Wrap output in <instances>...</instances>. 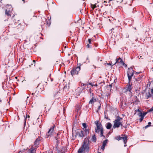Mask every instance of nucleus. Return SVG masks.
Wrapping results in <instances>:
<instances>
[{
	"mask_svg": "<svg viewBox=\"0 0 153 153\" xmlns=\"http://www.w3.org/2000/svg\"><path fill=\"white\" fill-rule=\"evenodd\" d=\"M76 135H78L79 137L82 138L85 137L83 133V131L77 132L76 135Z\"/></svg>",
	"mask_w": 153,
	"mask_h": 153,
	"instance_id": "9d476101",
	"label": "nucleus"
},
{
	"mask_svg": "<svg viewBox=\"0 0 153 153\" xmlns=\"http://www.w3.org/2000/svg\"><path fill=\"white\" fill-rule=\"evenodd\" d=\"M51 79V82L53 81V79Z\"/></svg>",
	"mask_w": 153,
	"mask_h": 153,
	"instance_id": "de8ad7c7",
	"label": "nucleus"
},
{
	"mask_svg": "<svg viewBox=\"0 0 153 153\" xmlns=\"http://www.w3.org/2000/svg\"><path fill=\"white\" fill-rule=\"evenodd\" d=\"M46 22L48 26H49L51 24L50 21L49 20H46Z\"/></svg>",
	"mask_w": 153,
	"mask_h": 153,
	"instance_id": "a878e982",
	"label": "nucleus"
},
{
	"mask_svg": "<svg viewBox=\"0 0 153 153\" xmlns=\"http://www.w3.org/2000/svg\"><path fill=\"white\" fill-rule=\"evenodd\" d=\"M69 83L68 84H66L64 87L63 90H64L68 91L69 88Z\"/></svg>",
	"mask_w": 153,
	"mask_h": 153,
	"instance_id": "dca6fc26",
	"label": "nucleus"
},
{
	"mask_svg": "<svg viewBox=\"0 0 153 153\" xmlns=\"http://www.w3.org/2000/svg\"><path fill=\"white\" fill-rule=\"evenodd\" d=\"M127 90L131 92L132 89L131 85L129 84L128 85H127Z\"/></svg>",
	"mask_w": 153,
	"mask_h": 153,
	"instance_id": "2eb2a0df",
	"label": "nucleus"
},
{
	"mask_svg": "<svg viewBox=\"0 0 153 153\" xmlns=\"http://www.w3.org/2000/svg\"><path fill=\"white\" fill-rule=\"evenodd\" d=\"M103 128H102L100 131V137H103L104 138H105V137L103 135Z\"/></svg>",
	"mask_w": 153,
	"mask_h": 153,
	"instance_id": "6ab92c4d",
	"label": "nucleus"
},
{
	"mask_svg": "<svg viewBox=\"0 0 153 153\" xmlns=\"http://www.w3.org/2000/svg\"><path fill=\"white\" fill-rule=\"evenodd\" d=\"M60 94V93H59L58 91L54 92L53 93V97H58V96Z\"/></svg>",
	"mask_w": 153,
	"mask_h": 153,
	"instance_id": "a211bd4d",
	"label": "nucleus"
},
{
	"mask_svg": "<svg viewBox=\"0 0 153 153\" xmlns=\"http://www.w3.org/2000/svg\"><path fill=\"white\" fill-rule=\"evenodd\" d=\"M105 118L106 119H108L109 118L108 117L106 116V115L105 114Z\"/></svg>",
	"mask_w": 153,
	"mask_h": 153,
	"instance_id": "c9c22d12",
	"label": "nucleus"
},
{
	"mask_svg": "<svg viewBox=\"0 0 153 153\" xmlns=\"http://www.w3.org/2000/svg\"><path fill=\"white\" fill-rule=\"evenodd\" d=\"M121 138L123 140L124 144H126L127 141V137L125 135H124V136L123 137H121Z\"/></svg>",
	"mask_w": 153,
	"mask_h": 153,
	"instance_id": "ddd939ff",
	"label": "nucleus"
},
{
	"mask_svg": "<svg viewBox=\"0 0 153 153\" xmlns=\"http://www.w3.org/2000/svg\"><path fill=\"white\" fill-rule=\"evenodd\" d=\"M122 119L123 118L120 117V116H117L116 119L114 121L113 128H119L120 126H122V122L121 121H122Z\"/></svg>",
	"mask_w": 153,
	"mask_h": 153,
	"instance_id": "7ed1b4c3",
	"label": "nucleus"
},
{
	"mask_svg": "<svg viewBox=\"0 0 153 153\" xmlns=\"http://www.w3.org/2000/svg\"><path fill=\"white\" fill-rule=\"evenodd\" d=\"M153 111V107H152L148 111V112H150Z\"/></svg>",
	"mask_w": 153,
	"mask_h": 153,
	"instance_id": "2f4dec72",
	"label": "nucleus"
},
{
	"mask_svg": "<svg viewBox=\"0 0 153 153\" xmlns=\"http://www.w3.org/2000/svg\"><path fill=\"white\" fill-rule=\"evenodd\" d=\"M89 151V141L88 138H85L82 146L78 149V153H83L84 152L88 153Z\"/></svg>",
	"mask_w": 153,
	"mask_h": 153,
	"instance_id": "f257e3e1",
	"label": "nucleus"
},
{
	"mask_svg": "<svg viewBox=\"0 0 153 153\" xmlns=\"http://www.w3.org/2000/svg\"><path fill=\"white\" fill-rule=\"evenodd\" d=\"M108 140H106L103 141L102 142V145L105 146H106V144L107 143V141Z\"/></svg>",
	"mask_w": 153,
	"mask_h": 153,
	"instance_id": "4be33fe9",
	"label": "nucleus"
},
{
	"mask_svg": "<svg viewBox=\"0 0 153 153\" xmlns=\"http://www.w3.org/2000/svg\"><path fill=\"white\" fill-rule=\"evenodd\" d=\"M80 108V107L79 106H77L76 107V111L78 112L79 111Z\"/></svg>",
	"mask_w": 153,
	"mask_h": 153,
	"instance_id": "b1692460",
	"label": "nucleus"
},
{
	"mask_svg": "<svg viewBox=\"0 0 153 153\" xmlns=\"http://www.w3.org/2000/svg\"><path fill=\"white\" fill-rule=\"evenodd\" d=\"M40 139L39 138H37L34 142L33 146H32L29 149L30 153H35L37 148L39 146L40 143Z\"/></svg>",
	"mask_w": 153,
	"mask_h": 153,
	"instance_id": "f03ea898",
	"label": "nucleus"
},
{
	"mask_svg": "<svg viewBox=\"0 0 153 153\" xmlns=\"http://www.w3.org/2000/svg\"><path fill=\"white\" fill-rule=\"evenodd\" d=\"M113 84H111V85H109V86L111 88Z\"/></svg>",
	"mask_w": 153,
	"mask_h": 153,
	"instance_id": "37998d69",
	"label": "nucleus"
},
{
	"mask_svg": "<svg viewBox=\"0 0 153 153\" xmlns=\"http://www.w3.org/2000/svg\"><path fill=\"white\" fill-rule=\"evenodd\" d=\"M105 146H103L102 145V146L101 147V149H102L104 150L105 149Z\"/></svg>",
	"mask_w": 153,
	"mask_h": 153,
	"instance_id": "473e14b6",
	"label": "nucleus"
},
{
	"mask_svg": "<svg viewBox=\"0 0 153 153\" xmlns=\"http://www.w3.org/2000/svg\"><path fill=\"white\" fill-rule=\"evenodd\" d=\"M91 96L92 97V98L90 100L89 104L93 105L94 102L96 101V100L95 98H94V96L93 93L92 94Z\"/></svg>",
	"mask_w": 153,
	"mask_h": 153,
	"instance_id": "1a4fd4ad",
	"label": "nucleus"
},
{
	"mask_svg": "<svg viewBox=\"0 0 153 153\" xmlns=\"http://www.w3.org/2000/svg\"><path fill=\"white\" fill-rule=\"evenodd\" d=\"M30 118V116L29 115H27V114H26V117L25 118V119L24 120V126H25L26 123V120L27 118Z\"/></svg>",
	"mask_w": 153,
	"mask_h": 153,
	"instance_id": "412c9836",
	"label": "nucleus"
},
{
	"mask_svg": "<svg viewBox=\"0 0 153 153\" xmlns=\"http://www.w3.org/2000/svg\"><path fill=\"white\" fill-rule=\"evenodd\" d=\"M22 1H24V0H22Z\"/></svg>",
	"mask_w": 153,
	"mask_h": 153,
	"instance_id": "69168bd1",
	"label": "nucleus"
},
{
	"mask_svg": "<svg viewBox=\"0 0 153 153\" xmlns=\"http://www.w3.org/2000/svg\"><path fill=\"white\" fill-rule=\"evenodd\" d=\"M81 65V64L80 63L78 64L77 65L78 66L76 68H73L71 70V74L72 76H73L75 74H78L79 71L80 70V66Z\"/></svg>",
	"mask_w": 153,
	"mask_h": 153,
	"instance_id": "423d86ee",
	"label": "nucleus"
},
{
	"mask_svg": "<svg viewBox=\"0 0 153 153\" xmlns=\"http://www.w3.org/2000/svg\"><path fill=\"white\" fill-rule=\"evenodd\" d=\"M151 95L150 94L149 92V94L148 95H147L146 96V97L147 99H148L149 97H151Z\"/></svg>",
	"mask_w": 153,
	"mask_h": 153,
	"instance_id": "c85d7f7f",
	"label": "nucleus"
},
{
	"mask_svg": "<svg viewBox=\"0 0 153 153\" xmlns=\"http://www.w3.org/2000/svg\"><path fill=\"white\" fill-rule=\"evenodd\" d=\"M112 126L111 124L110 123H108L106 124V128L108 129H110Z\"/></svg>",
	"mask_w": 153,
	"mask_h": 153,
	"instance_id": "f3484780",
	"label": "nucleus"
},
{
	"mask_svg": "<svg viewBox=\"0 0 153 153\" xmlns=\"http://www.w3.org/2000/svg\"><path fill=\"white\" fill-rule=\"evenodd\" d=\"M25 149H24L23 150V152H24L25 151Z\"/></svg>",
	"mask_w": 153,
	"mask_h": 153,
	"instance_id": "864d4df0",
	"label": "nucleus"
},
{
	"mask_svg": "<svg viewBox=\"0 0 153 153\" xmlns=\"http://www.w3.org/2000/svg\"><path fill=\"white\" fill-rule=\"evenodd\" d=\"M115 139L116 140L119 141V140L122 139V138L120 136H118L115 137Z\"/></svg>",
	"mask_w": 153,
	"mask_h": 153,
	"instance_id": "5701e85b",
	"label": "nucleus"
},
{
	"mask_svg": "<svg viewBox=\"0 0 153 153\" xmlns=\"http://www.w3.org/2000/svg\"><path fill=\"white\" fill-rule=\"evenodd\" d=\"M96 5V4H95L94 5L91 4V7L93 9H94L95 8L97 7Z\"/></svg>",
	"mask_w": 153,
	"mask_h": 153,
	"instance_id": "bb28decb",
	"label": "nucleus"
},
{
	"mask_svg": "<svg viewBox=\"0 0 153 153\" xmlns=\"http://www.w3.org/2000/svg\"><path fill=\"white\" fill-rule=\"evenodd\" d=\"M97 127L95 128V132L97 133H99L100 131L102 128H103L102 126L101 123H99L98 121H96L95 122Z\"/></svg>",
	"mask_w": 153,
	"mask_h": 153,
	"instance_id": "39448f33",
	"label": "nucleus"
},
{
	"mask_svg": "<svg viewBox=\"0 0 153 153\" xmlns=\"http://www.w3.org/2000/svg\"><path fill=\"white\" fill-rule=\"evenodd\" d=\"M88 42L89 44H90L91 42V39H88Z\"/></svg>",
	"mask_w": 153,
	"mask_h": 153,
	"instance_id": "72a5a7b5",
	"label": "nucleus"
},
{
	"mask_svg": "<svg viewBox=\"0 0 153 153\" xmlns=\"http://www.w3.org/2000/svg\"><path fill=\"white\" fill-rule=\"evenodd\" d=\"M7 8H9V10H6L5 11V14L8 16H10L11 15L10 14L11 12V11L12 10V6L10 5H7Z\"/></svg>",
	"mask_w": 153,
	"mask_h": 153,
	"instance_id": "6e6552de",
	"label": "nucleus"
},
{
	"mask_svg": "<svg viewBox=\"0 0 153 153\" xmlns=\"http://www.w3.org/2000/svg\"><path fill=\"white\" fill-rule=\"evenodd\" d=\"M124 65H125V66L127 67L126 65L125 64Z\"/></svg>",
	"mask_w": 153,
	"mask_h": 153,
	"instance_id": "5fc2aeb1",
	"label": "nucleus"
},
{
	"mask_svg": "<svg viewBox=\"0 0 153 153\" xmlns=\"http://www.w3.org/2000/svg\"><path fill=\"white\" fill-rule=\"evenodd\" d=\"M149 127V126L148 125H146V126L145 127V129H146V128H148V127Z\"/></svg>",
	"mask_w": 153,
	"mask_h": 153,
	"instance_id": "e433bc0d",
	"label": "nucleus"
},
{
	"mask_svg": "<svg viewBox=\"0 0 153 153\" xmlns=\"http://www.w3.org/2000/svg\"><path fill=\"white\" fill-rule=\"evenodd\" d=\"M83 127L85 129H86L87 127L86 124L85 123H83L82 124Z\"/></svg>",
	"mask_w": 153,
	"mask_h": 153,
	"instance_id": "393cba45",
	"label": "nucleus"
},
{
	"mask_svg": "<svg viewBox=\"0 0 153 153\" xmlns=\"http://www.w3.org/2000/svg\"><path fill=\"white\" fill-rule=\"evenodd\" d=\"M93 66L95 68H96V67L94 65H93Z\"/></svg>",
	"mask_w": 153,
	"mask_h": 153,
	"instance_id": "6e6d98bb",
	"label": "nucleus"
},
{
	"mask_svg": "<svg viewBox=\"0 0 153 153\" xmlns=\"http://www.w3.org/2000/svg\"><path fill=\"white\" fill-rule=\"evenodd\" d=\"M89 44H88V45H87V47L88 48H89V47H90V46H89Z\"/></svg>",
	"mask_w": 153,
	"mask_h": 153,
	"instance_id": "c03bdc74",
	"label": "nucleus"
},
{
	"mask_svg": "<svg viewBox=\"0 0 153 153\" xmlns=\"http://www.w3.org/2000/svg\"><path fill=\"white\" fill-rule=\"evenodd\" d=\"M137 111H139V113H140V111L139 109L137 110Z\"/></svg>",
	"mask_w": 153,
	"mask_h": 153,
	"instance_id": "8fccbe9b",
	"label": "nucleus"
},
{
	"mask_svg": "<svg viewBox=\"0 0 153 153\" xmlns=\"http://www.w3.org/2000/svg\"><path fill=\"white\" fill-rule=\"evenodd\" d=\"M33 93H32V95H33Z\"/></svg>",
	"mask_w": 153,
	"mask_h": 153,
	"instance_id": "0e129e2a",
	"label": "nucleus"
},
{
	"mask_svg": "<svg viewBox=\"0 0 153 153\" xmlns=\"http://www.w3.org/2000/svg\"><path fill=\"white\" fill-rule=\"evenodd\" d=\"M141 57H142V56H140V58H141Z\"/></svg>",
	"mask_w": 153,
	"mask_h": 153,
	"instance_id": "774afa93",
	"label": "nucleus"
},
{
	"mask_svg": "<svg viewBox=\"0 0 153 153\" xmlns=\"http://www.w3.org/2000/svg\"><path fill=\"white\" fill-rule=\"evenodd\" d=\"M29 98V97H28V96L27 97V98Z\"/></svg>",
	"mask_w": 153,
	"mask_h": 153,
	"instance_id": "052dcab7",
	"label": "nucleus"
},
{
	"mask_svg": "<svg viewBox=\"0 0 153 153\" xmlns=\"http://www.w3.org/2000/svg\"><path fill=\"white\" fill-rule=\"evenodd\" d=\"M59 133H57V136H58V135H59Z\"/></svg>",
	"mask_w": 153,
	"mask_h": 153,
	"instance_id": "49530a36",
	"label": "nucleus"
},
{
	"mask_svg": "<svg viewBox=\"0 0 153 153\" xmlns=\"http://www.w3.org/2000/svg\"><path fill=\"white\" fill-rule=\"evenodd\" d=\"M1 99H0V103L1 102Z\"/></svg>",
	"mask_w": 153,
	"mask_h": 153,
	"instance_id": "4d7b16f0",
	"label": "nucleus"
},
{
	"mask_svg": "<svg viewBox=\"0 0 153 153\" xmlns=\"http://www.w3.org/2000/svg\"><path fill=\"white\" fill-rule=\"evenodd\" d=\"M92 140L94 142H96L97 141V139L95 134H94L92 137Z\"/></svg>",
	"mask_w": 153,
	"mask_h": 153,
	"instance_id": "aec40b11",
	"label": "nucleus"
},
{
	"mask_svg": "<svg viewBox=\"0 0 153 153\" xmlns=\"http://www.w3.org/2000/svg\"><path fill=\"white\" fill-rule=\"evenodd\" d=\"M51 75V74H50V76Z\"/></svg>",
	"mask_w": 153,
	"mask_h": 153,
	"instance_id": "338daca9",
	"label": "nucleus"
},
{
	"mask_svg": "<svg viewBox=\"0 0 153 153\" xmlns=\"http://www.w3.org/2000/svg\"><path fill=\"white\" fill-rule=\"evenodd\" d=\"M33 61L34 62H35V60H33Z\"/></svg>",
	"mask_w": 153,
	"mask_h": 153,
	"instance_id": "bf43d9fd",
	"label": "nucleus"
},
{
	"mask_svg": "<svg viewBox=\"0 0 153 153\" xmlns=\"http://www.w3.org/2000/svg\"><path fill=\"white\" fill-rule=\"evenodd\" d=\"M105 65L106 66L108 65V63H105Z\"/></svg>",
	"mask_w": 153,
	"mask_h": 153,
	"instance_id": "58836bf2",
	"label": "nucleus"
},
{
	"mask_svg": "<svg viewBox=\"0 0 153 153\" xmlns=\"http://www.w3.org/2000/svg\"><path fill=\"white\" fill-rule=\"evenodd\" d=\"M89 84L90 85H91V86H93L92 83H89Z\"/></svg>",
	"mask_w": 153,
	"mask_h": 153,
	"instance_id": "a18cd8bd",
	"label": "nucleus"
},
{
	"mask_svg": "<svg viewBox=\"0 0 153 153\" xmlns=\"http://www.w3.org/2000/svg\"><path fill=\"white\" fill-rule=\"evenodd\" d=\"M83 129L84 130L83 131V133L84 136L85 137H87L89 133V130L87 129Z\"/></svg>",
	"mask_w": 153,
	"mask_h": 153,
	"instance_id": "9b49d317",
	"label": "nucleus"
},
{
	"mask_svg": "<svg viewBox=\"0 0 153 153\" xmlns=\"http://www.w3.org/2000/svg\"><path fill=\"white\" fill-rule=\"evenodd\" d=\"M97 153H100V152H98Z\"/></svg>",
	"mask_w": 153,
	"mask_h": 153,
	"instance_id": "e2e57ef3",
	"label": "nucleus"
},
{
	"mask_svg": "<svg viewBox=\"0 0 153 153\" xmlns=\"http://www.w3.org/2000/svg\"><path fill=\"white\" fill-rule=\"evenodd\" d=\"M151 123L150 122H149L148 123V125L149 126V127L151 126Z\"/></svg>",
	"mask_w": 153,
	"mask_h": 153,
	"instance_id": "f704fd0d",
	"label": "nucleus"
},
{
	"mask_svg": "<svg viewBox=\"0 0 153 153\" xmlns=\"http://www.w3.org/2000/svg\"><path fill=\"white\" fill-rule=\"evenodd\" d=\"M81 85H82L83 86H84V85H86V84H84V83H82V84H81Z\"/></svg>",
	"mask_w": 153,
	"mask_h": 153,
	"instance_id": "a19ab883",
	"label": "nucleus"
},
{
	"mask_svg": "<svg viewBox=\"0 0 153 153\" xmlns=\"http://www.w3.org/2000/svg\"><path fill=\"white\" fill-rule=\"evenodd\" d=\"M126 144H125L124 145V147H126Z\"/></svg>",
	"mask_w": 153,
	"mask_h": 153,
	"instance_id": "3c124183",
	"label": "nucleus"
},
{
	"mask_svg": "<svg viewBox=\"0 0 153 153\" xmlns=\"http://www.w3.org/2000/svg\"><path fill=\"white\" fill-rule=\"evenodd\" d=\"M134 71L132 67L128 69L127 71V76L128 78V83H129L131 81V78L134 75Z\"/></svg>",
	"mask_w": 153,
	"mask_h": 153,
	"instance_id": "20e7f679",
	"label": "nucleus"
},
{
	"mask_svg": "<svg viewBox=\"0 0 153 153\" xmlns=\"http://www.w3.org/2000/svg\"><path fill=\"white\" fill-rule=\"evenodd\" d=\"M100 107H101L100 106H99V107H98V109H100Z\"/></svg>",
	"mask_w": 153,
	"mask_h": 153,
	"instance_id": "603ef678",
	"label": "nucleus"
},
{
	"mask_svg": "<svg viewBox=\"0 0 153 153\" xmlns=\"http://www.w3.org/2000/svg\"><path fill=\"white\" fill-rule=\"evenodd\" d=\"M144 118L143 116L142 117H141L140 119V122H141L143 120Z\"/></svg>",
	"mask_w": 153,
	"mask_h": 153,
	"instance_id": "c756f323",
	"label": "nucleus"
},
{
	"mask_svg": "<svg viewBox=\"0 0 153 153\" xmlns=\"http://www.w3.org/2000/svg\"><path fill=\"white\" fill-rule=\"evenodd\" d=\"M141 78L140 77L135 78H134V82L137 84V83H139L141 82Z\"/></svg>",
	"mask_w": 153,
	"mask_h": 153,
	"instance_id": "4468645a",
	"label": "nucleus"
},
{
	"mask_svg": "<svg viewBox=\"0 0 153 153\" xmlns=\"http://www.w3.org/2000/svg\"><path fill=\"white\" fill-rule=\"evenodd\" d=\"M111 64L110 63H108V65L111 66Z\"/></svg>",
	"mask_w": 153,
	"mask_h": 153,
	"instance_id": "ea45409f",
	"label": "nucleus"
},
{
	"mask_svg": "<svg viewBox=\"0 0 153 153\" xmlns=\"http://www.w3.org/2000/svg\"><path fill=\"white\" fill-rule=\"evenodd\" d=\"M112 0H109V2L110 1H111Z\"/></svg>",
	"mask_w": 153,
	"mask_h": 153,
	"instance_id": "13d9d810",
	"label": "nucleus"
},
{
	"mask_svg": "<svg viewBox=\"0 0 153 153\" xmlns=\"http://www.w3.org/2000/svg\"><path fill=\"white\" fill-rule=\"evenodd\" d=\"M146 114V113H144L143 114V117H144L145 116Z\"/></svg>",
	"mask_w": 153,
	"mask_h": 153,
	"instance_id": "4c0bfd02",
	"label": "nucleus"
},
{
	"mask_svg": "<svg viewBox=\"0 0 153 153\" xmlns=\"http://www.w3.org/2000/svg\"><path fill=\"white\" fill-rule=\"evenodd\" d=\"M151 93L152 94H153V89H151Z\"/></svg>",
	"mask_w": 153,
	"mask_h": 153,
	"instance_id": "79ce46f5",
	"label": "nucleus"
},
{
	"mask_svg": "<svg viewBox=\"0 0 153 153\" xmlns=\"http://www.w3.org/2000/svg\"><path fill=\"white\" fill-rule=\"evenodd\" d=\"M114 30V28H112V29H111V31H112V30Z\"/></svg>",
	"mask_w": 153,
	"mask_h": 153,
	"instance_id": "09e8293b",
	"label": "nucleus"
},
{
	"mask_svg": "<svg viewBox=\"0 0 153 153\" xmlns=\"http://www.w3.org/2000/svg\"><path fill=\"white\" fill-rule=\"evenodd\" d=\"M59 138V137L58 136H57L55 137V139H56V143H59V140L58 139Z\"/></svg>",
	"mask_w": 153,
	"mask_h": 153,
	"instance_id": "cd10ccee",
	"label": "nucleus"
},
{
	"mask_svg": "<svg viewBox=\"0 0 153 153\" xmlns=\"http://www.w3.org/2000/svg\"><path fill=\"white\" fill-rule=\"evenodd\" d=\"M117 62H120L123 65H125V63L123 61V60L120 58L118 59H116V62L114 64H115Z\"/></svg>",
	"mask_w": 153,
	"mask_h": 153,
	"instance_id": "f8f14e48",
	"label": "nucleus"
},
{
	"mask_svg": "<svg viewBox=\"0 0 153 153\" xmlns=\"http://www.w3.org/2000/svg\"><path fill=\"white\" fill-rule=\"evenodd\" d=\"M55 127V125H53L50 128L49 130L48 131L45 136V137L48 138L51 136L52 133Z\"/></svg>",
	"mask_w": 153,
	"mask_h": 153,
	"instance_id": "0eeeda50",
	"label": "nucleus"
},
{
	"mask_svg": "<svg viewBox=\"0 0 153 153\" xmlns=\"http://www.w3.org/2000/svg\"><path fill=\"white\" fill-rule=\"evenodd\" d=\"M143 115V114L142 113V112L141 111H140V113H139V114L138 115L139 116V117H142Z\"/></svg>",
	"mask_w": 153,
	"mask_h": 153,
	"instance_id": "7c9ffc66",
	"label": "nucleus"
},
{
	"mask_svg": "<svg viewBox=\"0 0 153 153\" xmlns=\"http://www.w3.org/2000/svg\"><path fill=\"white\" fill-rule=\"evenodd\" d=\"M21 152V151H20L19 152V153H20Z\"/></svg>",
	"mask_w": 153,
	"mask_h": 153,
	"instance_id": "680f3d73",
	"label": "nucleus"
}]
</instances>
